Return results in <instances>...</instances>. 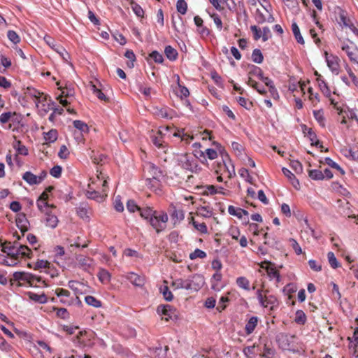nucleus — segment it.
<instances>
[{
	"instance_id": "obj_59",
	"label": "nucleus",
	"mask_w": 358,
	"mask_h": 358,
	"mask_svg": "<svg viewBox=\"0 0 358 358\" xmlns=\"http://www.w3.org/2000/svg\"><path fill=\"white\" fill-rule=\"evenodd\" d=\"M25 94L28 97L33 99V101L40 96V92L33 87H27L25 92Z\"/></svg>"
},
{
	"instance_id": "obj_61",
	"label": "nucleus",
	"mask_w": 358,
	"mask_h": 358,
	"mask_svg": "<svg viewBox=\"0 0 358 358\" xmlns=\"http://www.w3.org/2000/svg\"><path fill=\"white\" fill-rule=\"evenodd\" d=\"M319 87L325 96H330L331 91L324 80L318 83Z\"/></svg>"
},
{
	"instance_id": "obj_25",
	"label": "nucleus",
	"mask_w": 358,
	"mask_h": 358,
	"mask_svg": "<svg viewBox=\"0 0 358 358\" xmlns=\"http://www.w3.org/2000/svg\"><path fill=\"white\" fill-rule=\"evenodd\" d=\"M259 318L257 316L251 317L247 322L245 327V331L247 335L251 334L258 324Z\"/></svg>"
},
{
	"instance_id": "obj_29",
	"label": "nucleus",
	"mask_w": 358,
	"mask_h": 358,
	"mask_svg": "<svg viewBox=\"0 0 358 358\" xmlns=\"http://www.w3.org/2000/svg\"><path fill=\"white\" fill-rule=\"evenodd\" d=\"M43 137H44L45 143L48 144V143H54L57 139L58 132L56 129H50L48 132H44Z\"/></svg>"
},
{
	"instance_id": "obj_8",
	"label": "nucleus",
	"mask_w": 358,
	"mask_h": 358,
	"mask_svg": "<svg viewBox=\"0 0 358 358\" xmlns=\"http://www.w3.org/2000/svg\"><path fill=\"white\" fill-rule=\"evenodd\" d=\"M178 161L179 164L186 170L193 172L197 169V162L190 154L185 153L182 155Z\"/></svg>"
},
{
	"instance_id": "obj_56",
	"label": "nucleus",
	"mask_w": 358,
	"mask_h": 358,
	"mask_svg": "<svg viewBox=\"0 0 358 358\" xmlns=\"http://www.w3.org/2000/svg\"><path fill=\"white\" fill-rule=\"evenodd\" d=\"M308 92L309 94V99L312 103L315 106L320 102L319 94L314 93L312 87H308Z\"/></svg>"
},
{
	"instance_id": "obj_60",
	"label": "nucleus",
	"mask_w": 358,
	"mask_h": 358,
	"mask_svg": "<svg viewBox=\"0 0 358 358\" xmlns=\"http://www.w3.org/2000/svg\"><path fill=\"white\" fill-rule=\"evenodd\" d=\"M229 234L231 236V238L237 241L238 240V238L240 236L241 232L239 229L237 227L232 226L229 229Z\"/></svg>"
},
{
	"instance_id": "obj_15",
	"label": "nucleus",
	"mask_w": 358,
	"mask_h": 358,
	"mask_svg": "<svg viewBox=\"0 0 358 358\" xmlns=\"http://www.w3.org/2000/svg\"><path fill=\"white\" fill-rule=\"evenodd\" d=\"M189 280V290L198 291L204 285V278L201 275L195 274Z\"/></svg>"
},
{
	"instance_id": "obj_50",
	"label": "nucleus",
	"mask_w": 358,
	"mask_h": 358,
	"mask_svg": "<svg viewBox=\"0 0 358 358\" xmlns=\"http://www.w3.org/2000/svg\"><path fill=\"white\" fill-rule=\"evenodd\" d=\"M294 321L296 323L299 324H305L306 322V315L303 310H299L296 312Z\"/></svg>"
},
{
	"instance_id": "obj_4",
	"label": "nucleus",
	"mask_w": 358,
	"mask_h": 358,
	"mask_svg": "<svg viewBox=\"0 0 358 358\" xmlns=\"http://www.w3.org/2000/svg\"><path fill=\"white\" fill-rule=\"evenodd\" d=\"M218 150L222 157V161L217 162L215 166V172L216 174L225 175L227 178L231 179L235 176L234 166L231 164V159L228 153L225 150L220 146Z\"/></svg>"
},
{
	"instance_id": "obj_11",
	"label": "nucleus",
	"mask_w": 358,
	"mask_h": 358,
	"mask_svg": "<svg viewBox=\"0 0 358 358\" xmlns=\"http://www.w3.org/2000/svg\"><path fill=\"white\" fill-rule=\"evenodd\" d=\"M337 20L341 26L350 28V30L358 36V29L352 24L351 20L347 16L346 11L339 8L338 18Z\"/></svg>"
},
{
	"instance_id": "obj_41",
	"label": "nucleus",
	"mask_w": 358,
	"mask_h": 358,
	"mask_svg": "<svg viewBox=\"0 0 358 358\" xmlns=\"http://www.w3.org/2000/svg\"><path fill=\"white\" fill-rule=\"evenodd\" d=\"M152 142L158 148H164V141L162 139L161 131H158L156 136H152Z\"/></svg>"
},
{
	"instance_id": "obj_23",
	"label": "nucleus",
	"mask_w": 358,
	"mask_h": 358,
	"mask_svg": "<svg viewBox=\"0 0 358 358\" xmlns=\"http://www.w3.org/2000/svg\"><path fill=\"white\" fill-rule=\"evenodd\" d=\"M279 305V302L276 296L274 295H266L264 300V305H261L264 308H269L271 310H273Z\"/></svg>"
},
{
	"instance_id": "obj_40",
	"label": "nucleus",
	"mask_w": 358,
	"mask_h": 358,
	"mask_svg": "<svg viewBox=\"0 0 358 358\" xmlns=\"http://www.w3.org/2000/svg\"><path fill=\"white\" fill-rule=\"evenodd\" d=\"M7 37L8 40L13 44V46H16L21 41L19 35L13 30L8 31Z\"/></svg>"
},
{
	"instance_id": "obj_53",
	"label": "nucleus",
	"mask_w": 358,
	"mask_h": 358,
	"mask_svg": "<svg viewBox=\"0 0 358 358\" xmlns=\"http://www.w3.org/2000/svg\"><path fill=\"white\" fill-rule=\"evenodd\" d=\"M14 148L16 149L17 154L26 156L28 155V150L27 148L21 143L20 141H17L14 144Z\"/></svg>"
},
{
	"instance_id": "obj_57",
	"label": "nucleus",
	"mask_w": 358,
	"mask_h": 358,
	"mask_svg": "<svg viewBox=\"0 0 358 358\" xmlns=\"http://www.w3.org/2000/svg\"><path fill=\"white\" fill-rule=\"evenodd\" d=\"M205 257H206V253L200 249H196L189 255V259L192 260L196 259L197 258L203 259Z\"/></svg>"
},
{
	"instance_id": "obj_64",
	"label": "nucleus",
	"mask_w": 358,
	"mask_h": 358,
	"mask_svg": "<svg viewBox=\"0 0 358 358\" xmlns=\"http://www.w3.org/2000/svg\"><path fill=\"white\" fill-rule=\"evenodd\" d=\"M127 209L131 213H134L136 211H139L140 207L134 200H129L127 203Z\"/></svg>"
},
{
	"instance_id": "obj_27",
	"label": "nucleus",
	"mask_w": 358,
	"mask_h": 358,
	"mask_svg": "<svg viewBox=\"0 0 358 358\" xmlns=\"http://www.w3.org/2000/svg\"><path fill=\"white\" fill-rule=\"evenodd\" d=\"M282 171L283 174L289 179L292 186L298 189L299 188L300 184L299 181L296 179L294 174H293L288 169L282 168Z\"/></svg>"
},
{
	"instance_id": "obj_14",
	"label": "nucleus",
	"mask_w": 358,
	"mask_h": 358,
	"mask_svg": "<svg viewBox=\"0 0 358 358\" xmlns=\"http://www.w3.org/2000/svg\"><path fill=\"white\" fill-rule=\"evenodd\" d=\"M16 225L22 232V235L27 232L30 227L29 222L24 213H19L16 217Z\"/></svg>"
},
{
	"instance_id": "obj_46",
	"label": "nucleus",
	"mask_w": 358,
	"mask_h": 358,
	"mask_svg": "<svg viewBox=\"0 0 358 358\" xmlns=\"http://www.w3.org/2000/svg\"><path fill=\"white\" fill-rule=\"evenodd\" d=\"M29 298L36 302L45 303L47 302V296L45 294H37L33 292H29Z\"/></svg>"
},
{
	"instance_id": "obj_21",
	"label": "nucleus",
	"mask_w": 358,
	"mask_h": 358,
	"mask_svg": "<svg viewBox=\"0 0 358 358\" xmlns=\"http://www.w3.org/2000/svg\"><path fill=\"white\" fill-rule=\"evenodd\" d=\"M174 310L170 305H161L157 307V312L159 315H163L167 316L165 318L166 321H169V319L172 318V315L174 313Z\"/></svg>"
},
{
	"instance_id": "obj_55",
	"label": "nucleus",
	"mask_w": 358,
	"mask_h": 358,
	"mask_svg": "<svg viewBox=\"0 0 358 358\" xmlns=\"http://www.w3.org/2000/svg\"><path fill=\"white\" fill-rule=\"evenodd\" d=\"M237 101L240 104V106H241L242 107L245 108L247 110H250L253 106V104L251 101L242 96L238 97Z\"/></svg>"
},
{
	"instance_id": "obj_39",
	"label": "nucleus",
	"mask_w": 358,
	"mask_h": 358,
	"mask_svg": "<svg viewBox=\"0 0 358 358\" xmlns=\"http://www.w3.org/2000/svg\"><path fill=\"white\" fill-rule=\"evenodd\" d=\"M150 168L153 171L154 176H153L152 178H148L146 180L147 185H150L152 187L156 186L159 184V180L157 179V177H156V174H157V172L158 171V169L154 164H150Z\"/></svg>"
},
{
	"instance_id": "obj_47",
	"label": "nucleus",
	"mask_w": 358,
	"mask_h": 358,
	"mask_svg": "<svg viewBox=\"0 0 358 358\" xmlns=\"http://www.w3.org/2000/svg\"><path fill=\"white\" fill-rule=\"evenodd\" d=\"M57 85L59 87V89L61 90V94L60 96L69 98L72 96H73L74 91L72 89L68 88V87H62L60 86V83L57 82Z\"/></svg>"
},
{
	"instance_id": "obj_42",
	"label": "nucleus",
	"mask_w": 358,
	"mask_h": 358,
	"mask_svg": "<svg viewBox=\"0 0 358 358\" xmlns=\"http://www.w3.org/2000/svg\"><path fill=\"white\" fill-rule=\"evenodd\" d=\"M177 81L179 90L177 92L178 96H179L181 99L187 97L189 95V92L186 87L182 86L180 84V78L178 76H177Z\"/></svg>"
},
{
	"instance_id": "obj_22",
	"label": "nucleus",
	"mask_w": 358,
	"mask_h": 358,
	"mask_svg": "<svg viewBox=\"0 0 358 358\" xmlns=\"http://www.w3.org/2000/svg\"><path fill=\"white\" fill-rule=\"evenodd\" d=\"M41 178L42 177H38L30 171H26L22 175V179L30 185L40 184Z\"/></svg>"
},
{
	"instance_id": "obj_54",
	"label": "nucleus",
	"mask_w": 358,
	"mask_h": 358,
	"mask_svg": "<svg viewBox=\"0 0 358 358\" xmlns=\"http://www.w3.org/2000/svg\"><path fill=\"white\" fill-rule=\"evenodd\" d=\"M328 261L331 268H336L340 266V264L338 263L337 259L335 257V255L332 252H329L327 254Z\"/></svg>"
},
{
	"instance_id": "obj_62",
	"label": "nucleus",
	"mask_w": 358,
	"mask_h": 358,
	"mask_svg": "<svg viewBox=\"0 0 358 358\" xmlns=\"http://www.w3.org/2000/svg\"><path fill=\"white\" fill-rule=\"evenodd\" d=\"M69 151L67 147L65 145H62L60 147L59 151L58 152V156L60 159H66L69 156Z\"/></svg>"
},
{
	"instance_id": "obj_18",
	"label": "nucleus",
	"mask_w": 358,
	"mask_h": 358,
	"mask_svg": "<svg viewBox=\"0 0 358 358\" xmlns=\"http://www.w3.org/2000/svg\"><path fill=\"white\" fill-rule=\"evenodd\" d=\"M264 264L266 266L265 267L262 266V267L266 269L268 277L271 279L275 278L277 282H279L280 281V275L279 271L275 268V265L271 262H265Z\"/></svg>"
},
{
	"instance_id": "obj_34",
	"label": "nucleus",
	"mask_w": 358,
	"mask_h": 358,
	"mask_svg": "<svg viewBox=\"0 0 358 358\" xmlns=\"http://www.w3.org/2000/svg\"><path fill=\"white\" fill-rule=\"evenodd\" d=\"M164 53L166 57L171 61H175L178 58V54L177 50L171 45H167L165 48Z\"/></svg>"
},
{
	"instance_id": "obj_36",
	"label": "nucleus",
	"mask_w": 358,
	"mask_h": 358,
	"mask_svg": "<svg viewBox=\"0 0 358 358\" xmlns=\"http://www.w3.org/2000/svg\"><path fill=\"white\" fill-rule=\"evenodd\" d=\"M248 76H257L259 79L263 74V71L261 68L255 66V65H249L248 68Z\"/></svg>"
},
{
	"instance_id": "obj_16",
	"label": "nucleus",
	"mask_w": 358,
	"mask_h": 358,
	"mask_svg": "<svg viewBox=\"0 0 358 358\" xmlns=\"http://www.w3.org/2000/svg\"><path fill=\"white\" fill-rule=\"evenodd\" d=\"M77 261L79 267L84 271L90 272L91 270L94 269V264L93 259L80 255L77 257Z\"/></svg>"
},
{
	"instance_id": "obj_3",
	"label": "nucleus",
	"mask_w": 358,
	"mask_h": 358,
	"mask_svg": "<svg viewBox=\"0 0 358 358\" xmlns=\"http://www.w3.org/2000/svg\"><path fill=\"white\" fill-rule=\"evenodd\" d=\"M140 215L149 221L150 224L155 229L157 234L164 231L169 217L165 211H157L152 208L146 207L139 210Z\"/></svg>"
},
{
	"instance_id": "obj_24",
	"label": "nucleus",
	"mask_w": 358,
	"mask_h": 358,
	"mask_svg": "<svg viewBox=\"0 0 358 358\" xmlns=\"http://www.w3.org/2000/svg\"><path fill=\"white\" fill-rule=\"evenodd\" d=\"M34 101L38 107L39 106V104H41L43 106H45L47 103L48 110L50 109V103L52 104L54 103L53 102H52L50 97L43 92H40V96H38L36 99H34Z\"/></svg>"
},
{
	"instance_id": "obj_31",
	"label": "nucleus",
	"mask_w": 358,
	"mask_h": 358,
	"mask_svg": "<svg viewBox=\"0 0 358 358\" xmlns=\"http://www.w3.org/2000/svg\"><path fill=\"white\" fill-rule=\"evenodd\" d=\"M153 113L155 115L160 118L171 117L169 113V108L166 107H154Z\"/></svg>"
},
{
	"instance_id": "obj_7",
	"label": "nucleus",
	"mask_w": 358,
	"mask_h": 358,
	"mask_svg": "<svg viewBox=\"0 0 358 358\" xmlns=\"http://www.w3.org/2000/svg\"><path fill=\"white\" fill-rule=\"evenodd\" d=\"M295 336H289L285 333H280L276 336V342L279 348L282 350H291L294 347Z\"/></svg>"
},
{
	"instance_id": "obj_5",
	"label": "nucleus",
	"mask_w": 358,
	"mask_h": 358,
	"mask_svg": "<svg viewBox=\"0 0 358 358\" xmlns=\"http://www.w3.org/2000/svg\"><path fill=\"white\" fill-rule=\"evenodd\" d=\"M10 285L15 283L17 286H22L27 283L31 287H38V283H44L45 281L40 276L25 272H15L13 278H10Z\"/></svg>"
},
{
	"instance_id": "obj_33",
	"label": "nucleus",
	"mask_w": 358,
	"mask_h": 358,
	"mask_svg": "<svg viewBox=\"0 0 358 358\" xmlns=\"http://www.w3.org/2000/svg\"><path fill=\"white\" fill-rule=\"evenodd\" d=\"M189 280H183L181 278L176 279L172 282V287H174V289H185L186 290H189Z\"/></svg>"
},
{
	"instance_id": "obj_17",
	"label": "nucleus",
	"mask_w": 358,
	"mask_h": 358,
	"mask_svg": "<svg viewBox=\"0 0 358 358\" xmlns=\"http://www.w3.org/2000/svg\"><path fill=\"white\" fill-rule=\"evenodd\" d=\"M55 294L60 298V301L65 305H71L73 302L70 297L71 293L69 290L63 288H57L55 292Z\"/></svg>"
},
{
	"instance_id": "obj_26",
	"label": "nucleus",
	"mask_w": 358,
	"mask_h": 358,
	"mask_svg": "<svg viewBox=\"0 0 358 358\" xmlns=\"http://www.w3.org/2000/svg\"><path fill=\"white\" fill-rule=\"evenodd\" d=\"M127 279L135 286L141 287L145 283L144 278L134 273H129Z\"/></svg>"
},
{
	"instance_id": "obj_28",
	"label": "nucleus",
	"mask_w": 358,
	"mask_h": 358,
	"mask_svg": "<svg viewBox=\"0 0 358 358\" xmlns=\"http://www.w3.org/2000/svg\"><path fill=\"white\" fill-rule=\"evenodd\" d=\"M261 350L259 348V345H256L254 344L251 346L245 347L243 349V353L248 358H252L256 355L259 354Z\"/></svg>"
},
{
	"instance_id": "obj_12",
	"label": "nucleus",
	"mask_w": 358,
	"mask_h": 358,
	"mask_svg": "<svg viewBox=\"0 0 358 358\" xmlns=\"http://www.w3.org/2000/svg\"><path fill=\"white\" fill-rule=\"evenodd\" d=\"M341 50L346 53L352 62L358 64V48L352 43H343Z\"/></svg>"
},
{
	"instance_id": "obj_9",
	"label": "nucleus",
	"mask_w": 358,
	"mask_h": 358,
	"mask_svg": "<svg viewBox=\"0 0 358 358\" xmlns=\"http://www.w3.org/2000/svg\"><path fill=\"white\" fill-rule=\"evenodd\" d=\"M259 344L263 345V352L259 353V355L264 358H273L276 354V350L273 346V344L268 339L265 338H260Z\"/></svg>"
},
{
	"instance_id": "obj_58",
	"label": "nucleus",
	"mask_w": 358,
	"mask_h": 358,
	"mask_svg": "<svg viewBox=\"0 0 358 358\" xmlns=\"http://www.w3.org/2000/svg\"><path fill=\"white\" fill-rule=\"evenodd\" d=\"M149 57L153 59L155 62L158 64H162L164 62V57L157 50H154L150 53Z\"/></svg>"
},
{
	"instance_id": "obj_49",
	"label": "nucleus",
	"mask_w": 358,
	"mask_h": 358,
	"mask_svg": "<svg viewBox=\"0 0 358 358\" xmlns=\"http://www.w3.org/2000/svg\"><path fill=\"white\" fill-rule=\"evenodd\" d=\"M177 11L181 15H185L187 10V3L185 0H178L176 3Z\"/></svg>"
},
{
	"instance_id": "obj_44",
	"label": "nucleus",
	"mask_w": 358,
	"mask_h": 358,
	"mask_svg": "<svg viewBox=\"0 0 358 358\" xmlns=\"http://www.w3.org/2000/svg\"><path fill=\"white\" fill-rule=\"evenodd\" d=\"M252 60L257 64H262L264 61V56L259 49H255L252 53Z\"/></svg>"
},
{
	"instance_id": "obj_63",
	"label": "nucleus",
	"mask_w": 358,
	"mask_h": 358,
	"mask_svg": "<svg viewBox=\"0 0 358 358\" xmlns=\"http://www.w3.org/2000/svg\"><path fill=\"white\" fill-rule=\"evenodd\" d=\"M228 301H229V298L227 296H222L220 299L218 305L217 306V310L219 312H222V310H224L227 308L226 303H227Z\"/></svg>"
},
{
	"instance_id": "obj_30",
	"label": "nucleus",
	"mask_w": 358,
	"mask_h": 358,
	"mask_svg": "<svg viewBox=\"0 0 358 358\" xmlns=\"http://www.w3.org/2000/svg\"><path fill=\"white\" fill-rule=\"evenodd\" d=\"M228 212L230 215L241 218L243 215H248V212L241 208H236L234 206H229L228 208Z\"/></svg>"
},
{
	"instance_id": "obj_13",
	"label": "nucleus",
	"mask_w": 358,
	"mask_h": 358,
	"mask_svg": "<svg viewBox=\"0 0 358 358\" xmlns=\"http://www.w3.org/2000/svg\"><path fill=\"white\" fill-rule=\"evenodd\" d=\"M324 55L328 67L333 73L338 75L340 70L339 58L336 55H329L327 52Z\"/></svg>"
},
{
	"instance_id": "obj_51",
	"label": "nucleus",
	"mask_w": 358,
	"mask_h": 358,
	"mask_svg": "<svg viewBox=\"0 0 358 358\" xmlns=\"http://www.w3.org/2000/svg\"><path fill=\"white\" fill-rule=\"evenodd\" d=\"M308 176L313 180H315L324 179L323 173L321 171L317 170V169L310 170L308 171Z\"/></svg>"
},
{
	"instance_id": "obj_52",
	"label": "nucleus",
	"mask_w": 358,
	"mask_h": 358,
	"mask_svg": "<svg viewBox=\"0 0 358 358\" xmlns=\"http://www.w3.org/2000/svg\"><path fill=\"white\" fill-rule=\"evenodd\" d=\"M131 7L134 13L136 15V16L139 17H143L144 16V10L141 8L140 5L136 3L134 1L131 2Z\"/></svg>"
},
{
	"instance_id": "obj_20",
	"label": "nucleus",
	"mask_w": 358,
	"mask_h": 358,
	"mask_svg": "<svg viewBox=\"0 0 358 358\" xmlns=\"http://www.w3.org/2000/svg\"><path fill=\"white\" fill-rule=\"evenodd\" d=\"M43 222L46 227L55 229L59 223V220L57 217L52 213H46L45 214Z\"/></svg>"
},
{
	"instance_id": "obj_1",
	"label": "nucleus",
	"mask_w": 358,
	"mask_h": 358,
	"mask_svg": "<svg viewBox=\"0 0 358 358\" xmlns=\"http://www.w3.org/2000/svg\"><path fill=\"white\" fill-rule=\"evenodd\" d=\"M1 257H3L1 264L13 266L20 262V259L31 257V250L24 245L11 243H1Z\"/></svg>"
},
{
	"instance_id": "obj_35",
	"label": "nucleus",
	"mask_w": 358,
	"mask_h": 358,
	"mask_svg": "<svg viewBox=\"0 0 358 358\" xmlns=\"http://www.w3.org/2000/svg\"><path fill=\"white\" fill-rule=\"evenodd\" d=\"M97 276L99 278V280L104 284H107L110 280V273L104 269V268H100L99 271V273L97 274Z\"/></svg>"
},
{
	"instance_id": "obj_48",
	"label": "nucleus",
	"mask_w": 358,
	"mask_h": 358,
	"mask_svg": "<svg viewBox=\"0 0 358 358\" xmlns=\"http://www.w3.org/2000/svg\"><path fill=\"white\" fill-rule=\"evenodd\" d=\"M85 301L88 305L92 306L95 307V308H99V307L101 306V302L99 300L96 299L93 296H85Z\"/></svg>"
},
{
	"instance_id": "obj_43",
	"label": "nucleus",
	"mask_w": 358,
	"mask_h": 358,
	"mask_svg": "<svg viewBox=\"0 0 358 358\" xmlns=\"http://www.w3.org/2000/svg\"><path fill=\"white\" fill-rule=\"evenodd\" d=\"M236 285L241 289L250 290V281L243 276L236 278Z\"/></svg>"
},
{
	"instance_id": "obj_2",
	"label": "nucleus",
	"mask_w": 358,
	"mask_h": 358,
	"mask_svg": "<svg viewBox=\"0 0 358 358\" xmlns=\"http://www.w3.org/2000/svg\"><path fill=\"white\" fill-rule=\"evenodd\" d=\"M108 190L107 180L100 171L99 173L96 175V178H94L91 183L88 185L86 196L89 199L101 202L107 197Z\"/></svg>"
},
{
	"instance_id": "obj_32",
	"label": "nucleus",
	"mask_w": 358,
	"mask_h": 358,
	"mask_svg": "<svg viewBox=\"0 0 358 358\" xmlns=\"http://www.w3.org/2000/svg\"><path fill=\"white\" fill-rule=\"evenodd\" d=\"M1 88L5 90H10V93L13 96H15L17 94V92L10 81V80L7 79L6 78L1 76Z\"/></svg>"
},
{
	"instance_id": "obj_10",
	"label": "nucleus",
	"mask_w": 358,
	"mask_h": 358,
	"mask_svg": "<svg viewBox=\"0 0 358 358\" xmlns=\"http://www.w3.org/2000/svg\"><path fill=\"white\" fill-rule=\"evenodd\" d=\"M168 213L170 215L173 225L179 224L185 218L182 209L181 208L177 207L173 203L169 205Z\"/></svg>"
},
{
	"instance_id": "obj_6",
	"label": "nucleus",
	"mask_w": 358,
	"mask_h": 358,
	"mask_svg": "<svg viewBox=\"0 0 358 358\" xmlns=\"http://www.w3.org/2000/svg\"><path fill=\"white\" fill-rule=\"evenodd\" d=\"M21 121V116L15 112L1 113V127L6 129L17 130Z\"/></svg>"
},
{
	"instance_id": "obj_19",
	"label": "nucleus",
	"mask_w": 358,
	"mask_h": 358,
	"mask_svg": "<svg viewBox=\"0 0 358 358\" xmlns=\"http://www.w3.org/2000/svg\"><path fill=\"white\" fill-rule=\"evenodd\" d=\"M303 132L306 136H308L311 141V145L319 146L322 152L323 146L320 144V141L317 139V135L311 128H308L306 125L303 126Z\"/></svg>"
},
{
	"instance_id": "obj_45",
	"label": "nucleus",
	"mask_w": 358,
	"mask_h": 358,
	"mask_svg": "<svg viewBox=\"0 0 358 358\" xmlns=\"http://www.w3.org/2000/svg\"><path fill=\"white\" fill-rule=\"evenodd\" d=\"M192 222L194 228L202 234H206L208 232V228L204 222H199L192 217Z\"/></svg>"
},
{
	"instance_id": "obj_38",
	"label": "nucleus",
	"mask_w": 358,
	"mask_h": 358,
	"mask_svg": "<svg viewBox=\"0 0 358 358\" xmlns=\"http://www.w3.org/2000/svg\"><path fill=\"white\" fill-rule=\"evenodd\" d=\"M292 30L296 41L300 44H304V40L300 33L299 28L296 22L292 23Z\"/></svg>"
},
{
	"instance_id": "obj_37",
	"label": "nucleus",
	"mask_w": 358,
	"mask_h": 358,
	"mask_svg": "<svg viewBox=\"0 0 358 358\" xmlns=\"http://www.w3.org/2000/svg\"><path fill=\"white\" fill-rule=\"evenodd\" d=\"M313 116L322 127H325V117L322 110H314Z\"/></svg>"
}]
</instances>
